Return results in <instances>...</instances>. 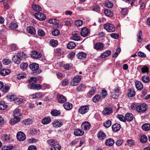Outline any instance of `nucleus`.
Listing matches in <instances>:
<instances>
[{
  "instance_id": "f257e3e1",
  "label": "nucleus",
  "mask_w": 150,
  "mask_h": 150,
  "mask_svg": "<svg viewBox=\"0 0 150 150\" xmlns=\"http://www.w3.org/2000/svg\"><path fill=\"white\" fill-rule=\"evenodd\" d=\"M30 69L33 71L32 74L34 75L38 74L41 72V71L38 69L39 65L36 63H33L29 65Z\"/></svg>"
},
{
  "instance_id": "f03ea898",
  "label": "nucleus",
  "mask_w": 150,
  "mask_h": 150,
  "mask_svg": "<svg viewBox=\"0 0 150 150\" xmlns=\"http://www.w3.org/2000/svg\"><path fill=\"white\" fill-rule=\"evenodd\" d=\"M28 86L29 88L35 90H40L42 88V86L41 85L33 83H29Z\"/></svg>"
},
{
  "instance_id": "7ed1b4c3",
  "label": "nucleus",
  "mask_w": 150,
  "mask_h": 150,
  "mask_svg": "<svg viewBox=\"0 0 150 150\" xmlns=\"http://www.w3.org/2000/svg\"><path fill=\"white\" fill-rule=\"evenodd\" d=\"M34 16L36 19L40 21L44 20L46 18L45 14L40 12L35 13Z\"/></svg>"
},
{
  "instance_id": "20e7f679",
  "label": "nucleus",
  "mask_w": 150,
  "mask_h": 150,
  "mask_svg": "<svg viewBox=\"0 0 150 150\" xmlns=\"http://www.w3.org/2000/svg\"><path fill=\"white\" fill-rule=\"evenodd\" d=\"M81 79V76H76L71 82V85L72 86H76Z\"/></svg>"
},
{
  "instance_id": "39448f33",
  "label": "nucleus",
  "mask_w": 150,
  "mask_h": 150,
  "mask_svg": "<svg viewBox=\"0 0 150 150\" xmlns=\"http://www.w3.org/2000/svg\"><path fill=\"white\" fill-rule=\"evenodd\" d=\"M104 28L108 31L112 32L115 30V28L113 25L109 23L105 24L104 25Z\"/></svg>"
},
{
  "instance_id": "423d86ee",
  "label": "nucleus",
  "mask_w": 150,
  "mask_h": 150,
  "mask_svg": "<svg viewBox=\"0 0 150 150\" xmlns=\"http://www.w3.org/2000/svg\"><path fill=\"white\" fill-rule=\"evenodd\" d=\"M89 110V105L82 106L79 108V112L80 114H84L87 112Z\"/></svg>"
},
{
  "instance_id": "0eeeda50",
  "label": "nucleus",
  "mask_w": 150,
  "mask_h": 150,
  "mask_svg": "<svg viewBox=\"0 0 150 150\" xmlns=\"http://www.w3.org/2000/svg\"><path fill=\"white\" fill-rule=\"evenodd\" d=\"M16 137L18 140L20 141H23L26 138L25 134L21 132H19L17 133Z\"/></svg>"
},
{
  "instance_id": "6e6552de",
  "label": "nucleus",
  "mask_w": 150,
  "mask_h": 150,
  "mask_svg": "<svg viewBox=\"0 0 150 150\" xmlns=\"http://www.w3.org/2000/svg\"><path fill=\"white\" fill-rule=\"evenodd\" d=\"M120 91V88L118 87H116L111 92V96L114 99H116L118 98V95L117 94L119 93Z\"/></svg>"
},
{
  "instance_id": "1a4fd4ad",
  "label": "nucleus",
  "mask_w": 150,
  "mask_h": 150,
  "mask_svg": "<svg viewBox=\"0 0 150 150\" xmlns=\"http://www.w3.org/2000/svg\"><path fill=\"white\" fill-rule=\"evenodd\" d=\"M91 126V125L89 122L86 121L81 124V127L83 130H88L90 129Z\"/></svg>"
},
{
  "instance_id": "9d476101",
  "label": "nucleus",
  "mask_w": 150,
  "mask_h": 150,
  "mask_svg": "<svg viewBox=\"0 0 150 150\" xmlns=\"http://www.w3.org/2000/svg\"><path fill=\"white\" fill-rule=\"evenodd\" d=\"M112 111L113 110L111 108L106 107L104 108L102 113L104 115H108L112 113Z\"/></svg>"
},
{
  "instance_id": "9b49d317",
  "label": "nucleus",
  "mask_w": 150,
  "mask_h": 150,
  "mask_svg": "<svg viewBox=\"0 0 150 150\" xmlns=\"http://www.w3.org/2000/svg\"><path fill=\"white\" fill-rule=\"evenodd\" d=\"M57 97L58 102L59 103H64L67 100L66 97L61 94H58L57 95Z\"/></svg>"
},
{
  "instance_id": "f8f14e48",
  "label": "nucleus",
  "mask_w": 150,
  "mask_h": 150,
  "mask_svg": "<svg viewBox=\"0 0 150 150\" xmlns=\"http://www.w3.org/2000/svg\"><path fill=\"white\" fill-rule=\"evenodd\" d=\"M146 110V108L144 105H139L137 107V110L139 112H144Z\"/></svg>"
},
{
  "instance_id": "ddd939ff",
  "label": "nucleus",
  "mask_w": 150,
  "mask_h": 150,
  "mask_svg": "<svg viewBox=\"0 0 150 150\" xmlns=\"http://www.w3.org/2000/svg\"><path fill=\"white\" fill-rule=\"evenodd\" d=\"M53 126L57 128L61 127L63 125V122L60 120H54L52 123Z\"/></svg>"
},
{
  "instance_id": "4468645a",
  "label": "nucleus",
  "mask_w": 150,
  "mask_h": 150,
  "mask_svg": "<svg viewBox=\"0 0 150 150\" xmlns=\"http://www.w3.org/2000/svg\"><path fill=\"white\" fill-rule=\"evenodd\" d=\"M31 57L33 59H39L41 57L42 54L36 51H33L31 52Z\"/></svg>"
},
{
  "instance_id": "2eb2a0df",
  "label": "nucleus",
  "mask_w": 150,
  "mask_h": 150,
  "mask_svg": "<svg viewBox=\"0 0 150 150\" xmlns=\"http://www.w3.org/2000/svg\"><path fill=\"white\" fill-rule=\"evenodd\" d=\"M89 31L86 28L84 27L82 28L81 31V35L83 37H86L88 34Z\"/></svg>"
},
{
  "instance_id": "dca6fc26",
  "label": "nucleus",
  "mask_w": 150,
  "mask_h": 150,
  "mask_svg": "<svg viewBox=\"0 0 150 150\" xmlns=\"http://www.w3.org/2000/svg\"><path fill=\"white\" fill-rule=\"evenodd\" d=\"M77 58L81 60H83L85 59L86 57V54L83 52H81L78 53L76 55Z\"/></svg>"
},
{
  "instance_id": "f3484780",
  "label": "nucleus",
  "mask_w": 150,
  "mask_h": 150,
  "mask_svg": "<svg viewBox=\"0 0 150 150\" xmlns=\"http://www.w3.org/2000/svg\"><path fill=\"white\" fill-rule=\"evenodd\" d=\"M32 8L34 11L39 12L42 10V8L39 5L33 4L32 5Z\"/></svg>"
},
{
  "instance_id": "a211bd4d",
  "label": "nucleus",
  "mask_w": 150,
  "mask_h": 150,
  "mask_svg": "<svg viewBox=\"0 0 150 150\" xmlns=\"http://www.w3.org/2000/svg\"><path fill=\"white\" fill-rule=\"evenodd\" d=\"M84 133V131L79 129H75L74 131V134L77 136H81Z\"/></svg>"
},
{
  "instance_id": "6ab92c4d",
  "label": "nucleus",
  "mask_w": 150,
  "mask_h": 150,
  "mask_svg": "<svg viewBox=\"0 0 150 150\" xmlns=\"http://www.w3.org/2000/svg\"><path fill=\"white\" fill-rule=\"evenodd\" d=\"M104 47V45L101 42L96 43L94 46L95 49L97 50H103Z\"/></svg>"
},
{
  "instance_id": "aec40b11",
  "label": "nucleus",
  "mask_w": 150,
  "mask_h": 150,
  "mask_svg": "<svg viewBox=\"0 0 150 150\" xmlns=\"http://www.w3.org/2000/svg\"><path fill=\"white\" fill-rule=\"evenodd\" d=\"M18 57L21 60H23L27 57V54L23 52H20L17 54Z\"/></svg>"
},
{
  "instance_id": "412c9836",
  "label": "nucleus",
  "mask_w": 150,
  "mask_h": 150,
  "mask_svg": "<svg viewBox=\"0 0 150 150\" xmlns=\"http://www.w3.org/2000/svg\"><path fill=\"white\" fill-rule=\"evenodd\" d=\"M13 118L11 119L10 120V123L11 124H14L19 122L20 120V118L17 116H14Z\"/></svg>"
},
{
  "instance_id": "4be33fe9",
  "label": "nucleus",
  "mask_w": 150,
  "mask_h": 150,
  "mask_svg": "<svg viewBox=\"0 0 150 150\" xmlns=\"http://www.w3.org/2000/svg\"><path fill=\"white\" fill-rule=\"evenodd\" d=\"M133 115L130 113H126L125 116V121L127 120V121H131L133 119Z\"/></svg>"
},
{
  "instance_id": "5701e85b",
  "label": "nucleus",
  "mask_w": 150,
  "mask_h": 150,
  "mask_svg": "<svg viewBox=\"0 0 150 150\" xmlns=\"http://www.w3.org/2000/svg\"><path fill=\"white\" fill-rule=\"evenodd\" d=\"M31 96L33 99L40 98L42 96V93L39 92L32 94Z\"/></svg>"
},
{
  "instance_id": "b1692460",
  "label": "nucleus",
  "mask_w": 150,
  "mask_h": 150,
  "mask_svg": "<svg viewBox=\"0 0 150 150\" xmlns=\"http://www.w3.org/2000/svg\"><path fill=\"white\" fill-rule=\"evenodd\" d=\"M27 31L30 34L35 35L36 33L35 29L32 26H30L27 27L26 29Z\"/></svg>"
},
{
  "instance_id": "393cba45",
  "label": "nucleus",
  "mask_w": 150,
  "mask_h": 150,
  "mask_svg": "<svg viewBox=\"0 0 150 150\" xmlns=\"http://www.w3.org/2000/svg\"><path fill=\"white\" fill-rule=\"evenodd\" d=\"M61 148V146L59 144L58 142H56V144L52 146H51V150H60Z\"/></svg>"
},
{
  "instance_id": "a878e982",
  "label": "nucleus",
  "mask_w": 150,
  "mask_h": 150,
  "mask_svg": "<svg viewBox=\"0 0 150 150\" xmlns=\"http://www.w3.org/2000/svg\"><path fill=\"white\" fill-rule=\"evenodd\" d=\"M101 99V97L100 95H95L92 98V101L94 103L99 102Z\"/></svg>"
},
{
  "instance_id": "bb28decb",
  "label": "nucleus",
  "mask_w": 150,
  "mask_h": 150,
  "mask_svg": "<svg viewBox=\"0 0 150 150\" xmlns=\"http://www.w3.org/2000/svg\"><path fill=\"white\" fill-rule=\"evenodd\" d=\"M135 86L137 89L139 91L141 90L143 88V85L142 83L139 81L135 82Z\"/></svg>"
},
{
  "instance_id": "cd10ccee",
  "label": "nucleus",
  "mask_w": 150,
  "mask_h": 150,
  "mask_svg": "<svg viewBox=\"0 0 150 150\" xmlns=\"http://www.w3.org/2000/svg\"><path fill=\"white\" fill-rule=\"evenodd\" d=\"M114 143V141L111 138H109L107 139L105 142V144L108 146H111Z\"/></svg>"
},
{
  "instance_id": "c85d7f7f",
  "label": "nucleus",
  "mask_w": 150,
  "mask_h": 150,
  "mask_svg": "<svg viewBox=\"0 0 150 150\" xmlns=\"http://www.w3.org/2000/svg\"><path fill=\"white\" fill-rule=\"evenodd\" d=\"M63 106L66 110H69L72 108L73 106L72 104L67 102L64 104Z\"/></svg>"
},
{
  "instance_id": "c756f323",
  "label": "nucleus",
  "mask_w": 150,
  "mask_h": 150,
  "mask_svg": "<svg viewBox=\"0 0 150 150\" xmlns=\"http://www.w3.org/2000/svg\"><path fill=\"white\" fill-rule=\"evenodd\" d=\"M10 72L9 70L7 69H3L0 71V74L2 76H5L8 74Z\"/></svg>"
},
{
  "instance_id": "7c9ffc66",
  "label": "nucleus",
  "mask_w": 150,
  "mask_h": 150,
  "mask_svg": "<svg viewBox=\"0 0 150 150\" xmlns=\"http://www.w3.org/2000/svg\"><path fill=\"white\" fill-rule=\"evenodd\" d=\"M120 128V125L119 124H116L112 126V129L114 132L119 131Z\"/></svg>"
},
{
  "instance_id": "2f4dec72",
  "label": "nucleus",
  "mask_w": 150,
  "mask_h": 150,
  "mask_svg": "<svg viewBox=\"0 0 150 150\" xmlns=\"http://www.w3.org/2000/svg\"><path fill=\"white\" fill-rule=\"evenodd\" d=\"M8 106L4 101H0V110H5L7 108Z\"/></svg>"
},
{
  "instance_id": "473e14b6",
  "label": "nucleus",
  "mask_w": 150,
  "mask_h": 150,
  "mask_svg": "<svg viewBox=\"0 0 150 150\" xmlns=\"http://www.w3.org/2000/svg\"><path fill=\"white\" fill-rule=\"evenodd\" d=\"M97 136L99 139L103 140L105 138L106 136L104 132H100L98 133Z\"/></svg>"
},
{
  "instance_id": "72a5a7b5",
  "label": "nucleus",
  "mask_w": 150,
  "mask_h": 150,
  "mask_svg": "<svg viewBox=\"0 0 150 150\" xmlns=\"http://www.w3.org/2000/svg\"><path fill=\"white\" fill-rule=\"evenodd\" d=\"M12 60L16 64H19L21 61L19 58L18 57V55H14L12 57Z\"/></svg>"
},
{
  "instance_id": "f704fd0d",
  "label": "nucleus",
  "mask_w": 150,
  "mask_h": 150,
  "mask_svg": "<svg viewBox=\"0 0 150 150\" xmlns=\"http://www.w3.org/2000/svg\"><path fill=\"white\" fill-rule=\"evenodd\" d=\"M51 120L49 117H47L44 118L42 120V123L44 125L47 124L50 122Z\"/></svg>"
},
{
  "instance_id": "c9c22d12",
  "label": "nucleus",
  "mask_w": 150,
  "mask_h": 150,
  "mask_svg": "<svg viewBox=\"0 0 150 150\" xmlns=\"http://www.w3.org/2000/svg\"><path fill=\"white\" fill-rule=\"evenodd\" d=\"M104 13L106 16L109 17L112 16L113 14L110 10L107 8L104 10Z\"/></svg>"
},
{
  "instance_id": "e433bc0d",
  "label": "nucleus",
  "mask_w": 150,
  "mask_h": 150,
  "mask_svg": "<svg viewBox=\"0 0 150 150\" xmlns=\"http://www.w3.org/2000/svg\"><path fill=\"white\" fill-rule=\"evenodd\" d=\"M142 128L145 131H149L150 130V124L148 123L144 124L142 125Z\"/></svg>"
},
{
  "instance_id": "4c0bfd02",
  "label": "nucleus",
  "mask_w": 150,
  "mask_h": 150,
  "mask_svg": "<svg viewBox=\"0 0 150 150\" xmlns=\"http://www.w3.org/2000/svg\"><path fill=\"white\" fill-rule=\"evenodd\" d=\"M51 113L52 116H56L59 115L61 114V112L60 110L55 109L52 110Z\"/></svg>"
},
{
  "instance_id": "58836bf2",
  "label": "nucleus",
  "mask_w": 150,
  "mask_h": 150,
  "mask_svg": "<svg viewBox=\"0 0 150 150\" xmlns=\"http://www.w3.org/2000/svg\"><path fill=\"white\" fill-rule=\"evenodd\" d=\"M96 90V88L95 87H92L91 89L88 93L87 95L89 97L93 95L95 93Z\"/></svg>"
},
{
  "instance_id": "ea45409f",
  "label": "nucleus",
  "mask_w": 150,
  "mask_h": 150,
  "mask_svg": "<svg viewBox=\"0 0 150 150\" xmlns=\"http://www.w3.org/2000/svg\"><path fill=\"white\" fill-rule=\"evenodd\" d=\"M76 46V44L72 42H69L67 44V47L69 49H73Z\"/></svg>"
},
{
  "instance_id": "a19ab883",
  "label": "nucleus",
  "mask_w": 150,
  "mask_h": 150,
  "mask_svg": "<svg viewBox=\"0 0 150 150\" xmlns=\"http://www.w3.org/2000/svg\"><path fill=\"white\" fill-rule=\"evenodd\" d=\"M129 92L128 93V96L129 97H134L135 94V91L132 89H130L129 90Z\"/></svg>"
},
{
  "instance_id": "79ce46f5",
  "label": "nucleus",
  "mask_w": 150,
  "mask_h": 150,
  "mask_svg": "<svg viewBox=\"0 0 150 150\" xmlns=\"http://www.w3.org/2000/svg\"><path fill=\"white\" fill-rule=\"evenodd\" d=\"M142 81L144 83H148L150 81L149 77L148 76L144 75L142 76Z\"/></svg>"
},
{
  "instance_id": "37998d69",
  "label": "nucleus",
  "mask_w": 150,
  "mask_h": 150,
  "mask_svg": "<svg viewBox=\"0 0 150 150\" xmlns=\"http://www.w3.org/2000/svg\"><path fill=\"white\" fill-rule=\"evenodd\" d=\"M7 99L9 100L10 101H15L16 98V97L14 95L9 94L7 96Z\"/></svg>"
},
{
  "instance_id": "c03bdc74",
  "label": "nucleus",
  "mask_w": 150,
  "mask_h": 150,
  "mask_svg": "<svg viewBox=\"0 0 150 150\" xmlns=\"http://www.w3.org/2000/svg\"><path fill=\"white\" fill-rule=\"evenodd\" d=\"M50 45L52 47H56L58 45V42L57 40L53 39L50 40Z\"/></svg>"
},
{
  "instance_id": "a18cd8bd",
  "label": "nucleus",
  "mask_w": 150,
  "mask_h": 150,
  "mask_svg": "<svg viewBox=\"0 0 150 150\" xmlns=\"http://www.w3.org/2000/svg\"><path fill=\"white\" fill-rule=\"evenodd\" d=\"M142 31L139 30L138 31L137 35V41L139 42H141L143 40L142 38Z\"/></svg>"
},
{
  "instance_id": "49530a36",
  "label": "nucleus",
  "mask_w": 150,
  "mask_h": 150,
  "mask_svg": "<svg viewBox=\"0 0 150 150\" xmlns=\"http://www.w3.org/2000/svg\"><path fill=\"white\" fill-rule=\"evenodd\" d=\"M111 52L110 50H107L103 54L100 56L101 58H105V57L108 56L111 54Z\"/></svg>"
},
{
  "instance_id": "de8ad7c7",
  "label": "nucleus",
  "mask_w": 150,
  "mask_h": 150,
  "mask_svg": "<svg viewBox=\"0 0 150 150\" xmlns=\"http://www.w3.org/2000/svg\"><path fill=\"white\" fill-rule=\"evenodd\" d=\"M147 140V138L146 136L143 135L140 138V142L143 143H145Z\"/></svg>"
},
{
  "instance_id": "09e8293b",
  "label": "nucleus",
  "mask_w": 150,
  "mask_h": 150,
  "mask_svg": "<svg viewBox=\"0 0 150 150\" xmlns=\"http://www.w3.org/2000/svg\"><path fill=\"white\" fill-rule=\"evenodd\" d=\"M18 27L17 23H11L9 25V28L11 29H14L17 28Z\"/></svg>"
},
{
  "instance_id": "8fccbe9b",
  "label": "nucleus",
  "mask_w": 150,
  "mask_h": 150,
  "mask_svg": "<svg viewBox=\"0 0 150 150\" xmlns=\"http://www.w3.org/2000/svg\"><path fill=\"white\" fill-rule=\"evenodd\" d=\"M21 69L23 71L28 67V64L26 63H21L20 66Z\"/></svg>"
},
{
  "instance_id": "3c124183",
  "label": "nucleus",
  "mask_w": 150,
  "mask_h": 150,
  "mask_svg": "<svg viewBox=\"0 0 150 150\" xmlns=\"http://www.w3.org/2000/svg\"><path fill=\"white\" fill-rule=\"evenodd\" d=\"M32 120L30 119H28L23 121V124L25 125H29L32 123Z\"/></svg>"
},
{
  "instance_id": "603ef678",
  "label": "nucleus",
  "mask_w": 150,
  "mask_h": 150,
  "mask_svg": "<svg viewBox=\"0 0 150 150\" xmlns=\"http://www.w3.org/2000/svg\"><path fill=\"white\" fill-rule=\"evenodd\" d=\"M20 110L18 108H16L15 110L13 111V116H20Z\"/></svg>"
},
{
  "instance_id": "864d4df0",
  "label": "nucleus",
  "mask_w": 150,
  "mask_h": 150,
  "mask_svg": "<svg viewBox=\"0 0 150 150\" xmlns=\"http://www.w3.org/2000/svg\"><path fill=\"white\" fill-rule=\"evenodd\" d=\"M23 99L20 98H16L15 100V103L18 105H19L22 103L23 102Z\"/></svg>"
},
{
  "instance_id": "5fc2aeb1",
  "label": "nucleus",
  "mask_w": 150,
  "mask_h": 150,
  "mask_svg": "<svg viewBox=\"0 0 150 150\" xmlns=\"http://www.w3.org/2000/svg\"><path fill=\"white\" fill-rule=\"evenodd\" d=\"M101 97L103 98H105L107 96V93L106 90L105 89H103L102 90L101 93Z\"/></svg>"
},
{
  "instance_id": "6e6d98bb",
  "label": "nucleus",
  "mask_w": 150,
  "mask_h": 150,
  "mask_svg": "<svg viewBox=\"0 0 150 150\" xmlns=\"http://www.w3.org/2000/svg\"><path fill=\"white\" fill-rule=\"evenodd\" d=\"M111 125V122L110 120H108L107 121L103 124L104 126L106 127H109Z\"/></svg>"
},
{
  "instance_id": "4d7b16f0",
  "label": "nucleus",
  "mask_w": 150,
  "mask_h": 150,
  "mask_svg": "<svg viewBox=\"0 0 150 150\" xmlns=\"http://www.w3.org/2000/svg\"><path fill=\"white\" fill-rule=\"evenodd\" d=\"M57 142H56L54 140L52 139L48 140L47 141V143L49 144L51 146H52L55 144H56V143Z\"/></svg>"
},
{
  "instance_id": "13d9d810",
  "label": "nucleus",
  "mask_w": 150,
  "mask_h": 150,
  "mask_svg": "<svg viewBox=\"0 0 150 150\" xmlns=\"http://www.w3.org/2000/svg\"><path fill=\"white\" fill-rule=\"evenodd\" d=\"M142 72L143 73H148L149 72V68L146 66H144L142 68Z\"/></svg>"
},
{
  "instance_id": "bf43d9fd",
  "label": "nucleus",
  "mask_w": 150,
  "mask_h": 150,
  "mask_svg": "<svg viewBox=\"0 0 150 150\" xmlns=\"http://www.w3.org/2000/svg\"><path fill=\"white\" fill-rule=\"evenodd\" d=\"M37 79L35 77H32L28 80V82L29 83H35L36 82Z\"/></svg>"
},
{
  "instance_id": "052dcab7",
  "label": "nucleus",
  "mask_w": 150,
  "mask_h": 150,
  "mask_svg": "<svg viewBox=\"0 0 150 150\" xmlns=\"http://www.w3.org/2000/svg\"><path fill=\"white\" fill-rule=\"evenodd\" d=\"M83 21L81 20H78L76 21L75 23V25L77 27H79L82 25Z\"/></svg>"
},
{
  "instance_id": "680f3d73",
  "label": "nucleus",
  "mask_w": 150,
  "mask_h": 150,
  "mask_svg": "<svg viewBox=\"0 0 150 150\" xmlns=\"http://www.w3.org/2000/svg\"><path fill=\"white\" fill-rule=\"evenodd\" d=\"M59 31L57 29H55L53 30L52 32V34L54 36H57L59 34Z\"/></svg>"
},
{
  "instance_id": "e2e57ef3",
  "label": "nucleus",
  "mask_w": 150,
  "mask_h": 150,
  "mask_svg": "<svg viewBox=\"0 0 150 150\" xmlns=\"http://www.w3.org/2000/svg\"><path fill=\"white\" fill-rule=\"evenodd\" d=\"M128 145L132 146L135 144V142L133 140L129 139L127 141Z\"/></svg>"
},
{
  "instance_id": "0e129e2a",
  "label": "nucleus",
  "mask_w": 150,
  "mask_h": 150,
  "mask_svg": "<svg viewBox=\"0 0 150 150\" xmlns=\"http://www.w3.org/2000/svg\"><path fill=\"white\" fill-rule=\"evenodd\" d=\"M38 35L41 37L43 36L45 34V32L42 29H39L38 31Z\"/></svg>"
},
{
  "instance_id": "69168bd1",
  "label": "nucleus",
  "mask_w": 150,
  "mask_h": 150,
  "mask_svg": "<svg viewBox=\"0 0 150 150\" xmlns=\"http://www.w3.org/2000/svg\"><path fill=\"white\" fill-rule=\"evenodd\" d=\"M26 74L25 73H23L19 74L17 76V78L18 79H20L24 78L26 77Z\"/></svg>"
},
{
  "instance_id": "338daca9",
  "label": "nucleus",
  "mask_w": 150,
  "mask_h": 150,
  "mask_svg": "<svg viewBox=\"0 0 150 150\" xmlns=\"http://www.w3.org/2000/svg\"><path fill=\"white\" fill-rule=\"evenodd\" d=\"M117 118L120 121L125 122H126L125 117L122 115H119L117 116Z\"/></svg>"
},
{
  "instance_id": "774afa93",
  "label": "nucleus",
  "mask_w": 150,
  "mask_h": 150,
  "mask_svg": "<svg viewBox=\"0 0 150 150\" xmlns=\"http://www.w3.org/2000/svg\"><path fill=\"white\" fill-rule=\"evenodd\" d=\"M119 35L115 33H112L110 34V36L115 39H117L119 37Z\"/></svg>"
}]
</instances>
